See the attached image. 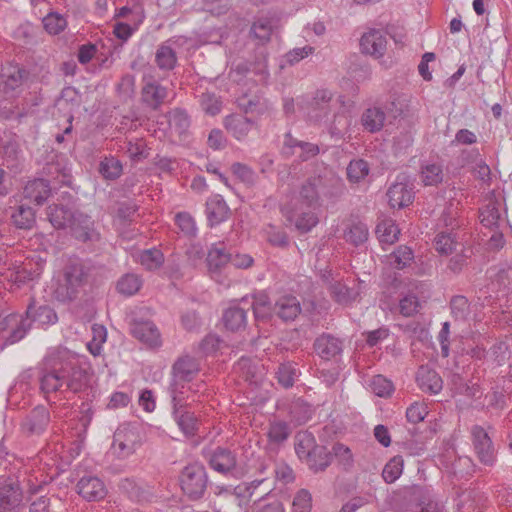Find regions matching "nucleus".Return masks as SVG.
I'll list each match as a JSON object with an SVG mask.
<instances>
[{
	"label": "nucleus",
	"instance_id": "f257e3e1",
	"mask_svg": "<svg viewBox=\"0 0 512 512\" xmlns=\"http://www.w3.org/2000/svg\"><path fill=\"white\" fill-rule=\"evenodd\" d=\"M40 390L47 396L51 393H78L86 387V371L71 363H55L43 367L39 374Z\"/></svg>",
	"mask_w": 512,
	"mask_h": 512
},
{
	"label": "nucleus",
	"instance_id": "f03ea898",
	"mask_svg": "<svg viewBox=\"0 0 512 512\" xmlns=\"http://www.w3.org/2000/svg\"><path fill=\"white\" fill-rule=\"evenodd\" d=\"M88 269L78 259L70 260L63 270V280L55 290V297L60 302H70L76 299L79 289L85 284Z\"/></svg>",
	"mask_w": 512,
	"mask_h": 512
},
{
	"label": "nucleus",
	"instance_id": "7ed1b4c3",
	"mask_svg": "<svg viewBox=\"0 0 512 512\" xmlns=\"http://www.w3.org/2000/svg\"><path fill=\"white\" fill-rule=\"evenodd\" d=\"M141 444L138 428L135 425L122 424L114 432L111 451L115 457L124 460L132 456Z\"/></svg>",
	"mask_w": 512,
	"mask_h": 512
},
{
	"label": "nucleus",
	"instance_id": "20e7f679",
	"mask_svg": "<svg viewBox=\"0 0 512 512\" xmlns=\"http://www.w3.org/2000/svg\"><path fill=\"white\" fill-rule=\"evenodd\" d=\"M30 310L23 313L12 312L0 320V333L5 344H15L23 340L32 329L29 319Z\"/></svg>",
	"mask_w": 512,
	"mask_h": 512
},
{
	"label": "nucleus",
	"instance_id": "39448f33",
	"mask_svg": "<svg viewBox=\"0 0 512 512\" xmlns=\"http://www.w3.org/2000/svg\"><path fill=\"white\" fill-rule=\"evenodd\" d=\"M207 473L203 465L193 463L184 468L181 474V488L192 500L203 497L207 488Z\"/></svg>",
	"mask_w": 512,
	"mask_h": 512
},
{
	"label": "nucleus",
	"instance_id": "423d86ee",
	"mask_svg": "<svg viewBox=\"0 0 512 512\" xmlns=\"http://www.w3.org/2000/svg\"><path fill=\"white\" fill-rule=\"evenodd\" d=\"M142 82V104L153 111L159 110L168 97L167 87L157 82L152 75H144Z\"/></svg>",
	"mask_w": 512,
	"mask_h": 512
},
{
	"label": "nucleus",
	"instance_id": "0eeeda50",
	"mask_svg": "<svg viewBox=\"0 0 512 512\" xmlns=\"http://www.w3.org/2000/svg\"><path fill=\"white\" fill-rule=\"evenodd\" d=\"M44 265L45 262L39 258L36 261L29 259L14 270L7 268L8 274L6 275V279L11 282L10 289L12 290L13 286L19 288L21 285L38 279L43 272Z\"/></svg>",
	"mask_w": 512,
	"mask_h": 512
},
{
	"label": "nucleus",
	"instance_id": "6e6552de",
	"mask_svg": "<svg viewBox=\"0 0 512 512\" xmlns=\"http://www.w3.org/2000/svg\"><path fill=\"white\" fill-rule=\"evenodd\" d=\"M333 93L328 89H318L306 104L308 118L316 123L326 121L331 114Z\"/></svg>",
	"mask_w": 512,
	"mask_h": 512
},
{
	"label": "nucleus",
	"instance_id": "1a4fd4ad",
	"mask_svg": "<svg viewBox=\"0 0 512 512\" xmlns=\"http://www.w3.org/2000/svg\"><path fill=\"white\" fill-rule=\"evenodd\" d=\"M471 434L473 446L479 461L484 465L492 466L496 460V456L488 433L483 427L475 425L471 429Z\"/></svg>",
	"mask_w": 512,
	"mask_h": 512
},
{
	"label": "nucleus",
	"instance_id": "9d476101",
	"mask_svg": "<svg viewBox=\"0 0 512 512\" xmlns=\"http://www.w3.org/2000/svg\"><path fill=\"white\" fill-rule=\"evenodd\" d=\"M365 288V282L362 280L354 281L353 286H348L340 281L330 283L328 290L335 302L340 305H350L360 296Z\"/></svg>",
	"mask_w": 512,
	"mask_h": 512
},
{
	"label": "nucleus",
	"instance_id": "9b49d317",
	"mask_svg": "<svg viewBox=\"0 0 512 512\" xmlns=\"http://www.w3.org/2000/svg\"><path fill=\"white\" fill-rule=\"evenodd\" d=\"M387 196L392 208H404L412 203V184L407 181L406 176H398L395 183L389 187Z\"/></svg>",
	"mask_w": 512,
	"mask_h": 512
},
{
	"label": "nucleus",
	"instance_id": "f8f14e48",
	"mask_svg": "<svg viewBox=\"0 0 512 512\" xmlns=\"http://www.w3.org/2000/svg\"><path fill=\"white\" fill-rule=\"evenodd\" d=\"M50 422V413L44 406H37L23 419L21 429L24 434L40 435L42 434Z\"/></svg>",
	"mask_w": 512,
	"mask_h": 512
},
{
	"label": "nucleus",
	"instance_id": "ddd939ff",
	"mask_svg": "<svg viewBox=\"0 0 512 512\" xmlns=\"http://www.w3.org/2000/svg\"><path fill=\"white\" fill-rule=\"evenodd\" d=\"M314 350L323 360H335L343 352V340L328 333H323L314 341Z\"/></svg>",
	"mask_w": 512,
	"mask_h": 512
},
{
	"label": "nucleus",
	"instance_id": "4468645a",
	"mask_svg": "<svg viewBox=\"0 0 512 512\" xmlns=\"http://www.w3.org/2000/svg\"><path fill=\"white\" fill-rule=\"evenodd\" d=\"M29 72L18 64L9 63L2 68L1 90L7 96L20 87L27 79Z\"/></svg>",
	"mask_w": 512,
	"mask_h": 512
},
{
	"label": "nucleus",
	"instance_id": "2eb2a0df",
	"mask_svg": "<svg viewBox=\"0 0 512 512\" xmlns=\"http://www.w3.org/2000/svg\"><path fill=\"white\" fill-rule=\"evenodd\" d=\"M314 187L320 199H334L339 197L344 190L343 184L339 178L332 173H324L311 177Z\"/></svg>",
	"mask_w": 512,
	"mask_h": 512
},
{
	"label": "nucleus",
	"instance_id": "dca6fc26",
	"mask_svg": "<svg viewBox=\"0 0 512 512\" xmlns=\"http://www.w3.org/2000/svg\"><path fill=\"white\" fill-rule=\"evenodd\" d=\"M130 331L135 338L151 348L161 345L160 332L152 321L134 320L131 324Z\"/></svg>",
	"mask_w": 512,
	"mask_h": 512
},
{
	"label": "nucleus",
	"instance_id": "f3484780",
	"mask_svg": "<svg viewBox=\"0 0 512 512\" xmlns=\"http://www.w3.org/2000/svg\"><path fill=\"white\" fill-rule=\"evenodd\" d=\"M25 310H30L29 319L31 327L36 323L40 327L54 325L58 321L57 313L49 305H40L35 297H31Z\"/></svg>",
	"mask_w": 512,
	"mask_h": 512
},
{
	"label": "nucleus",
	"instance_id": "a211bd4d",
	"mask_svg": "<svg viewBox=\"0 0 512 512\" xmlns=\"http://www.w3.org/2000/svg\"><path fill=\"white\" fill-rule=\"evenodd\" d=\"M301 311L300 301L293 295H283L273 304V315L284 322L294 321Z\"/></svg>",
	"mask_w": 512,
	"mask_h": 512
},
{
	"label": "nucleus",
	"instance_id": "6ab92c4d",
	"mask_svg": "<svg viewBox=\"0 0 512 512\" xmlns=\"http://www.w3.org/2000/svg\"><path fill=\"white\" fill-rule=\"evenodd\" d=\"M77 492L87 501H99L107 494L103 481L96 476L82 477L77 483Z\"/></svg>",
	"mask_w": 512,
	"mask_h": 512
},
{
	"label": "nucleus",
	"instance_id": "aec40b11",
	"mask_svg": "<svg viewBox=\"0 0 512 512\" xmlns=\"http://www.w3.org/2000/svg\"><path fill=\"white\" fill-rule=\"evenodd\" d=\"M23 500V492L19 481L9 478L0 486V508L12 510L18 507Z\"/></svg>",
	"mask_w": 512,
	"mask_h": 512
},
{
	"label": "nucleus",
	"instance_id": "412c9836",
	"mask_svg": "<svg viewBox=\"0 0 512 512\" xmlns=\"http://www.w3.org/2000/svg\"><path fill=\"white\" fill-rule=\"evenodd\" d=\"M360 46L363 53L380 58L386 52L387 40L380 30L371 29L362 35Z\"/></svg>",
	"mask_w": 512,
	"mask_h": 512
},
{
	"label": "nucleus",
	"instance_id": "4be33fe9",
	"mask_svg": "<svg viewBox=\"0 0 512 512\" xmlns=\"http://www.w3.org/2000/svg\"><path fill=\"white\" fill-rule=\"evenodd\" d=\"M206 216L210 226L218 225L228 219L231 210L220 195H213L206 202Z\"/></svg>",
	"mask_w": 512,
	"mask_h": 512
},
{
	"label": "nucleus",
	"instance_id": "5701e85b",
	"mask_svg": "<svg viewBox=\"0 0 512 512\" xmlns=\"http://www.w3.org/2000/svg\"><path fill=\"white\" fill-rule=\"evenodd\" d=\"M236 463V455L228 448L217 447L209 456L210 467L221 474L232 471Z\"/></svg>",
	"mask_w": 512,
	"mask_h": 512
},
{
	"label": "nucleus",
	"instance_id": "b1692460",
	"mask_svg": "<svg viewBox=\"0 0 512 512\" xmlns=\"http://www.w3.org/2000/svg\"><path fill=\"white\" fill-rule=\"evenodd\" d=\"M51 193V187L48 180L36 178L26 183L23 188V197L38 205L43 204Z\"/></svg>",
	"mask_w": 512,
	"mask_h": 512
},
{
	"label": "nucleus",
	"instance_id": "393cba45",
	"mask_svg": "<svg viewBox=\"0 0 512 512\" xmlns=\"http://www.w3.org/2000/svg\"><path fill=\"white\" fill-rule=\"evenodd\" d=\"M200 371L198 360L192 356L179 357L172 366V376L190 382Z\"/></svg>",
	"mask_w": 512,
	"mask_h": 512
},
{
	"label": "nucleus",
	"instance_id": "a878e982",
	"mask_svg": "<svg viewBox=\"0 0 512 512\" xmlns=\"http://www.w3.org/2000/svg\"><path fill=\"white\" fill-rule=\"evenodd\" d=\"M226 130L237 140L244 139L254 126V121L242 114H231L224 119Z\"/></svg>",
	"mask_w": 512,
	"mask_h": 512
},
{
	"label": "nucleus",
	"instance_id": "bb28decb",
	"mask_svg": "<svg viewBox=\"0 0 512 512\" xmlns=\"http://www.w3.org/2000/svg\"><path fill=\"white\" fill-rule=\"evenodd\" d=\"M417 382L419 387L431 394L439 393L443 388V381L439 374L427 366H421L417 371Z\"/></svg>",
	"mask_w": 512,
	"mask_h": 512
},
{
	"label": "nucleus",
	"instance_id": "cd10ccee",
	"mask_svg": "<svg viewBox=\"0 0 512 512\" xmlns=\"http://www.w3.org/2000/svg\"><path fill=\"white\" fill-rule=\"evenodd\" d=\"M173 418L186 436H194L198 430V419L187 409V405L174 408Z\"/></svg>",
	"mask_w": 512,
	"mask_h": 512
},
{
	"label": "nucleus",
	"instance_id": "c85d7f7f",
	"mask_svg": "<svg viewBox=\"0 0 512 512\" xmlns=\"http://www.w3.org/2000/svg\"><path fill=\"white\" fill-rule=\"evenodd\" d=\"M11 222L17 229L31 230L36 225V212L32 207L21 204L12 212Z\"/></svg>",
	"mask_w": 512,
	"mask_h": 512
},
{
	"label": "nucleus",
	"instance_id": "c756f323",
	"mask_svg": "<svg viewBox=\"0 0 512 512\" xmlns=\"http://www.w3.org/2000/svg\"><path fill=\"white\" fill-rule=\"evenodd\" d=\"M386 114L380 107L367 108L361 115V124L363 128L370 132H379L385 123Z\"/></svg>",
	"mask_w": 512,
	"mask_h": 512
},
{
	"label": "nucleus",
	"instance_id": "7c9ffc66",
	"mask_svg": "<svg viewBox=\"0 0 512 512\" xmlns=\"http://www.w3.org/2000/svg\"><path fill=\"white\" fill-rule=\"evenodd\" d=\"M225 327L230 331H240L247 324V312L238 306H231L226 309L222 317Z\"/></svg>",
	"mask_w": 512,
	"mask_h": 512
},
{
	"label": "nucleus",
	"instance_id": "2f4dec72",
	"mask_svg": "<svg viewBox=\"0 0 512 512\" xmlns=\"http://www.w3.org/2000/svg\"><path fill=\"white\" fill-rule=\"evenodd\" d=\"M47 216L53 227L65 228L73 222V213L63 205H50L47 208Z\"/></svg>",
	"mask_w": 512,
	"mask_h": 512
},
{
	"label": "nucleus",
	"instance_id": "473e14b6",
	"mask_svg": "<svg viewBox=\"0 0 512 512\" xmlns=\"http://www.w3.org/2000/svg\"><path fill=\"white\" fill-rule=\"evenodd\" d=\"M452 384L457 394L463 395L471 400H478L483 394L479 384L465 381L459 374L453 375Z\"/></svg>",
	"mask_w": 512,
	"mask_h": 512
},
{
	"label": "nucleus",
	"instance_id": "72a5a7b5",
	"mask_svg": "<svg viewBox=\"0 0 512 512\" xmlns=\"http://www.w3.org/2000/svg\"><path fill=\"white\" fill-rule=\"evenodd\" d=\"M155 62L160 70H173L177 64L175 50L166 44L160 45L155 54Z\"/></svg>",
	"mask_w": 512,
	"mask_h": 512
},
{
	"label": "nucleus",
	"instance_id": "f704fd0d",
	"mask_svg": "<svg viewBox=\"0 0 512 512\" xmlns=\"http://www.w3.org/2000/svg\"><path fill=\"white\" fill-rule=\"evenodd\" d=\"M252 308L257 320H266L273 315V305L270 303L268 295L264 292L253 296Z\"/></svg>",
	"mask_w": 512,
	"mask_h": 512
},
{
	"label": "nucleus",
	"instance_id": "c9c22d12",
	"mask_svg": "<svg viewBox=\"0 0 512 512\" xmlns=\"http://www.w3.org/2000/svg\"><path fill=\"white\" fill-rule=\"evenodd\" d=\"M187 383L184 380L177 379V377H172L169 392L172 397L173 409L186 405V391L192 390V387L190 385L187 386Z\"/></svg>",
	"mask_w": 512,
	"mask_h": 512
},
{
	"label": "nucleus",
	"instance_id": "e433bc0d",
	"mask_svg": "<svg viewBox=\"0 0 512 512\" xmlns=\"http://www.w3.org/2000/svg\"><path fill=\"white\" fill-rule=\"evenodd\" d=\"M332 456L326 447L318 446L308 458L307 464L314 472L324 471L331 463Z\"/></svg>",
	"mask_w": 512,
	"mask_h": 512
},
{
	"label": "nucleus",
	"instance_id": "4c0bfd02",
	"mask_svg": "<svg viewBox=\"0 0 512 512\" xmlns=\"http://www.w3.org/2000/svg\"><path fill=\"white\" fill-rule=\"evenodd\" d=\"M122 170L121 161L112 156L101 160L98 169L99 173L106 180H116L121 176Z\"/></svg>",
	"mask_w": 512,
	"mask_h": 512
},
{
	"label": "nucleus",
	"instance_id": "58836bf2",
	"mask_svg": "<svg viewBox=\"0 0 512 512\" xmlns=\"http://www.w3.org/2000/svg\"><path fill=\"white\" fill-rule=\"evenodd\" d=\"M137 211L138 206L134 201L127 200L120 202L118 203L116 210V220L123 226L130 224L138 217Z\"/></svg>",
	"mask_w": 512,
	"mask_h": 512
},
{
	"label": "nucleus",
	"instance_id": "ea45409f",
	"mask_svg": "<svg viewBox=\"0 0 512 512\" xmlns=\"http://www.w3.org/2000/svg\"><path fill=\"white\" fill-rule=\"evenodd\" d=\"M278 383L284 388H290L294 385L298 377L296 364L293 362H284L278 366L276 372Z\"/></svg>",
	"mask_w": 512,
	"mask_h": 512
},
{
	"label": "nucleus",
	"instance_id": "a19ab883",
	"mask_svg": "<svg viewBox=\"0 0 512 512\" xmlns=\"http://www.w3.org/2000/svg\"><path fill=\"white\" fill-rule=\"evenodd\" d=\"M230 253L224 247H212L207 255V263L212 273H216L222 267L229 264Z\"/></svg>",
	"mask_w": 512,
	"mask_h": 512
},
{
	"label": "nucleus",
	"instance_id": "79ce46f5",
	"mask_svg": "<svg viewBox=\"0 0 512 512\" xmlns=\"http://www.w3.org/2000/svg\"><path fill=\"white\" fill-rule=\"evenodd\" d=\"M434 245L437 252L448 255L456 250L458 242L455 234L451 231H441L434 238Z\"/></svg>",
	"mask_w": 512,
	"mask_h": 512
},
{
	"label": "nucleus",
	"instance_id": "37998d69",
	"mask_svg": "<svg viewBox=\"0 0 512 512\" xmlns=\"http://www.w3.org/2000/svg\"><path fill=\"white\" fill-rule=\"evenodd\" d=\"M376 233L380 242L392 244L398 239L400 230L391 219H386L377 225Z\"/></svg>",
	"mask_w": 512,
	"mask_h": 512
},
{
	"label": "nucleus",
	"instance_id": "c03bdc74",
	"mask_svg": "<svg viewBox=\"0 0 512 512\" xmlns=\"http://www.w3.org/2000/svg\"><path fill=\"white\" fill-rule=\"evenodd\" d=\"M190 123V117L183 109L176 108L169 115V125L179 135L187 132Z\"/></svg>",
	"mask_w": 512,
	"mask_h": 512
},
{
	"label": "nucleus",
	"instance_id": "a18cd8bd",
	"mask_svg": "<svg viewBox=\"0 0 512 512\" xmlns=\"http://www.w3.org/2000/svg\"><path fill=\"white\" fill-rule=\"evenodd\" d=\"M317 447L311 434H298L296 436L295 452L300 459H306L307 461L314 452V448Z\"/></svg>",
	"mask_w": 512,
	"mask_h": 512
},
{
	"label": "nucleus",
	"instance_id": "49530a36",
	"mask_svg": "<svg viewBox=\"0 0 512 512\" xmlns=\"http://www.w3.org/2000/svg\"><path fill=\"white\" fill-rule=\"evenodd\" d=\"M291 419L297 424L307 422L312 416L311 406L301 399L294 401L289 410Z\"/></svg>",
	"mask_w": 512,
	"mask_h": 512
},
{
	"label": "nucleus",
	"instance_id": "de8ad7c7",
	"mask_svg": "<svg viewBox=\"0 0 512 512\" xmlns=\"http://www.w3.org/2000/svg\"><path fill=\"white\" fill-rule=\"evenodd\" d=\"M481 223L488 228H497L500 221V211L496 202H489L480 210Z\"/></svg>",
	"mask_w": 512,
	"mask_h": 512
},
{
	"label": "nucleus",
	"instance_id": "09e8293b",
	"mask_svg": "<svg viewBox=\"0 0 512 512\" xmlns=\"http://www.w3.org/2000/svg\"><path fill=\"white\" fill-rule=\"evenodd\" d=\"M272 30L273 26L271 20L267 18H260L253 23L250 29V34L261 43H266L270 40Z\"/></svg>",
	"mask_w": 512,
	"mask_h": 512
},
{
	"label": "nucleus",
	"instance_id": "8fccbe9b",
	"mask_svg": "<svg viewBox=\"0 0 512 512\" xmlns=\"http://www.w3.org/2000/svg\"><path fill=\"white\" fill-rule=\"evenodd\" d=\"M201 109L208 115L215 116L221 111L222 102L215 93L204 92L199 96Z\"/></svg>",
	"mask_w": 512,
	"mask_h": 512
},
{
	"label": "nucleus",
	"instance_id": "3c124183",
	"mask_svg": "<svg viewBox=\"0 0 512 512\" xmlns=\"http://www.w3.org/2000/svg\"><path fill=\"white\" fill-rule=\"evenodd\" d=\"M164 262V255L158 249L144 250L140 254V263L147 270L153 271L158 269Z\"/></svg>",
	"mask_w": 512,
	"mask_h": 512
},
{
	"label": "nucleus",
	"instance_id": "603ef678",
	"mask_svg": "<svg viewBox=\"0 0 512 512\" xmlns=\"http://www.w3.org/2000/svg\"><path fill=\"white\" fill-rule=\"evenodd\" d=\"M403 459L401 456L393 457L384 467L382 477L386 483L395 482L402 474Z\"/></svg>",
	"mask_w": 512,
	"mask_h": 512
},
{
	"label": "nucleus",
	"instance_id": "864d4df0",
	"mask_svg": "<svg viewBox=\"0 0 512 512\" xmlns=\"http://www.w3.org/2000/svg\"><path fill=\"white\" fill-rule=\"evenodd\" d=\"M312 178H308L300 189L301 201L309 207L320 206V197L317 193L316 187H314Z\"/></svg>",
	"mask_w": 512,
	"mask_h": 512
},
{
	"label": "nucleus",
	"instance_id": "5fc2aeb1",
	"mask_svg": "<svg viewBox=\"0 0 512 512\" xmlns=\"http://www.w3.org/2000/svg\"><path fill=\"white\" fill-rule=\"evenodd\" d=\"M369 173V165L363 159L352 160L347 167V176L351 182L363 180Z\"/></svg>",
	"mask_w": 512,
	"mask_h": 512
},
{
	"label": "nucleus",
	"instance_id": "6e6d98bb",
	"mask_svg": "<svg viewBox=\"0 0 512 512\" xmlns=\"http://www.w3.org/2000/svg\"><path fill=\"white\" fill-rule=\"evenodd\" d=\"M142 282L135 274H126L117 283V290L124 295H133L140 289Z\"/></svg>",
	"mask_w": 512,
	"mask_h": 512
},
{
	"label": "nucleus",
	"instance_id": "4d7b16f0",
	"mask_svg": "<svg viewBox=\"0 0 512 512\" xmlns=\"http://www.w3.org/2000/svg\"><path fill=\"white\" fill-rule=\"evenodd\" d=\"M345 240L358 246L364 243L368 238V228L363 223H355L345 232Z\"/></svg>",
	"mask_w": 512,
	"mask_h": 512
},
{
	"label": "nucleus",
	"instance_id": "13d9d810",
	"mask_svg": "<svg viewBox=\"0 0 512 512\" xmlns=\"http://www.w3.org/2000/svg\"><path fill=\"white\" fill-rule=\"evenodd\" d=\"M73 234L76 239L82 242H93L98 241L100 238L99 233L92 227V223L89 220L85 221L84 226L75 225L73 222Z\"/></svg>",
	"mask_w": 512,
	"mask_h": 512
},
{
	"label": "nucleus",
	"instance_id": "bf43d9fd",
	"mask_svg": "<svg viewBox=\"0 0 512 512\" xmlns=\"http://www.w3.org/2000/svg\"><path fill=\"white\" fill-rule=\"evenodd\" d=\"M451 313L458 320L466 319L470 312L468 299L463 295L453 296L450 301Z\"/></svg>",
	"mask_w": 512,
	"mask_h": 512
},
{
	"label": "nucleus",
	"instance_id": "052dcab7",
	"mask_svg": "<svg viewBox=\"0 0 512 512\" xmlns=\"http://www.w3.org/2000/svg\"><path fill=\"white\" fill-rule=\"evenodd\" d=\"M370 387L373 393L379 397H388L394 390L393 383L382 375H376L372 378Z\"/></svg>",
	"mask_w": 512,
	"mask_h": 512
},
{
	"label": "nucleus",
	"instance_id": "680f3d73",
	"mask_svg": "<svg viewBox=\"0 0 512 512\" xmlns=\"http://www.w3.org/2000/svg\"><path fill=\"white\" fill-rule=\"evenodd\" d=\"M43 25L49 34L57 35L65 29L67 22L60 14L50 13L43 18Z\"/></svg>",
	"mask_w": 512,
	"mask_h": 512
},
{
	"label": "nucleus",
	"instance_id": "e2e57ef3",
	"mask_svg": "<svg viewBox=\"0 0 512 512\" xmlns=\"http://www.w3.org/2000/svg\"><path fill=\"white\" fill-rule=\"evenodd\" d=\"M422 179L425 185H437L443 181V170L440 165L429 164L422 168Z\"/></svg>",
	"mask_w": 512,
	"mask_h": 512
},
{
	"label": "nucleus",
	"instance_id": "0e129e2a",
	"mask_svg": "<svg viewBox=\"0 0 512 512\" xmlns=\"http://www.w3.org/2000/svg\"><path fill=\"white\" fill-rule=\"evenodd\" d=\"M290 435V429L287 423L283 421L274 422L270 425L268 431L269 440L273 443L280 444L287 440Z\"/></svg>",
	"mask_w": 512,
	"mask_h": 512
},
{
	"label": "nucleus",
	"instance_id": "69168bd1",
	"mask_svg": "<svg viewBox=\"0 0 512 512\" xmlns=\"http://www.w3.org/2000/svg\"><path fill=\"white\" fill-rule=\"evenodd\" d=\"M175 223L179 227L182 233L188 237H194L196 235V225L192 216L187 212H179L175 216Z\"/></svg>",
	"mask_w": 512,
	"mask_h": 512
},
{
	"label": "nucleus",
	"instance_id": "338daca9",
	"mask_svg": "<svg viewBox=\"0 0 512 512\" xmlns=\"http://www.w3.org/2000/svg\"><path fill=\"white\" fill-rule=\"evenodd\" d=\"M311 508V494L305 489L298 491L293 499L292 512H310Z\"/></svg>",
	"mask_w": 512,
	"mask_h": 512
},
{
	"label": "nucleus",
	"instance_id": "774afa93",
	"mask_svg": "<svg viewBox=\"0 0 512 512\" xmlns=\"http://www.w3.org/2000/svg\"><path fill=\"white\" fill-rule=\"evenodd\" d=\"M413 251L407 246H400L393 252L394 263L397 269H404L413 260Z\"/></svg>",
	"mask_w": 512,
	"mask_h": 512
}]
</instances>
